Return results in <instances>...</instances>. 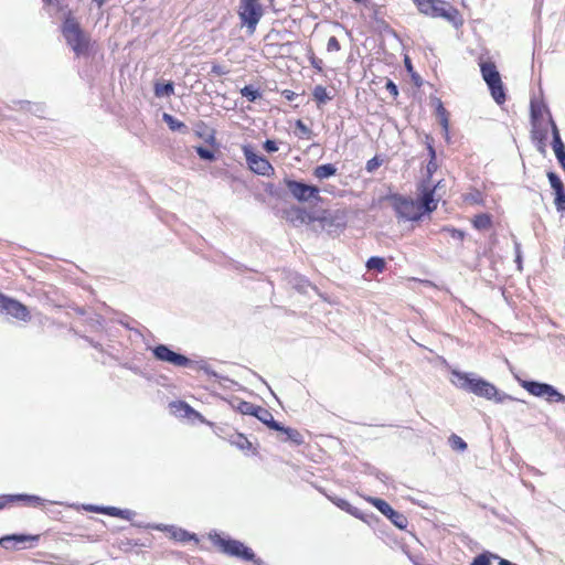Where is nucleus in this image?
Here are the masks:
<instances>
[{
	"label": "nucleus",
	"instance_id": "f257e3e1",
	"mask_svg": "<svg viewBox=\"0 0 565 565\" xmlns=\"http://www.w3.org/2000/svg\"><path fill=\"white\" fill-rule=\"evenodd\" d=\"M451 375V383L463 391L473 393L477 396L484 397L487 399L494 398L497 402H503L505 398L511 399V397L507 395L502 397L499 396V392L493 384L480 377H476L473 374L452 371Z\"/></svg>",
	"mask_w": 565,
	"mask_h": 565
},
{
	"label": "nucleus",
	"instance_id": "f03ea898",
	"mask_svg": "<svg viewBox=\"0 0 565 565\" xmlns=\"http://www.w3.org/2000/svg\"><path fill=\"white\" fill-rule=\"evenodd\" d=\"M418 10L433 18H443L456 23L459 17L458 10L443 0H416Z\"/></svg>",
	"mask_w": 565,
	"mask_h": 565
},
{
	"label": "nucleus",
	"instance_id": "7ed1b4c3",
	"mask_svg": "<svg viewBox=\"0 0 565 565\" xmlns=\"http://www.w3.org/2000/svg\"><path fill=\"white\" fill-rule=\"evenodd\" d=\"M480 68L482 77L491 92V96L497 104H503L505 102V93L497 66L492 62H483L480 64Z\"/></svg>",
	"mask_w": 565,
	"mask_h": 565
},
{
	"label": "nucleus",
	"instance_id": "20e7f679",
	"mask_svg": "<svg viewBox=\"0 0 565 565\" xmlns=\"http://www.w3.org/2000/svg\"><path fill=\"white\" fill-rule=\"evenodd\" d=\"M63 34L76 55L85 54L88 51L89 40L77 23L67 20L63 28Z\"/></svg>",
	"mask_w": 565,
	"mask_h": 565
},
{
	"label": "nucleus",
	"instance_id": "39448f33",
	"mask_svg": "<svg viewBox=\"0 0 565 565\" xmlns=\"http://www.w3.org/2000/svg\"><path fill=\"white\" fill-rule=\"evenodd\" d=\"M394 210L398 217L407 221L419 220L423 215L422 206L415 201L403 198L401 195L392 196Z\"/></svg>",
	"mask_w": 565,
	"mask_h": 565
},
{
	"label": "nucleus",
	"instance_id": "423d86ee",
	"mask_svg": "<svg viewBox=\"0 0 565 565\" xmlns=\"http://www.w3.org/2000/svg\"><path fill=\"white\" fill-rule=\"evenodd\" d=\"M211 542L224 554L247 559V547L235 540L224 539L220 534H210Z\"/></svg>",
	"mask_w": 565,
	"mask_h": 565
},
{
	"label": "nucleus",
	"instance_id": "0eeeda50",
	"mask_svg": "<svg viewBox=\"0 0 565 565\" xmlns=\"http://www.w3.org/2000/svg\"><path fill=\"white\" fill-rule=\"evenodd\" d=\"M152 353L157 360L168 362L174 366L192 367L195 362L183 354L172 351L168 345L159 344L153 348Z\"/></svg>",
	"mask_w": 565,
	"mask_h": 565
},
{
	"label": "nucleus",
	"instance_id": "6e6552de",
	"mask_svg": "<svg viewBox=\"0 0 565 565\" xmlns=\"http://www.w3.org/2000/svg\"><path fill=\"white\" fill-rule=\"evenodd\" d=\"M287 189L291 195L300 202L319 199V189L299 181H287Z\"/></svg>",
	"mask_w": 565,
	"mask_h": 565
},
{
	"label": "nucleus",
	"instance_id": "1a4fd4ad",
	"mask_svg": "<svg viewBox=\"0 0 565 565\" xmlns=\"http://www.w3.org/2000/svg\"><path fill=\"white\" fill-rule=\"evenodd\" d=\"M0 312H6L22 321L30 319V312L28 308L19 302L18 300L8 298L0 294Z\"/></svg>",
	"mask_w": 565,
	"mask_h": 565
},
{
	"label": "nucleus",
	"instance_id": "9d476101",
	"mask_svg": "<svg viewBox=\"0 0 565 565\" xmlns=\"http://www.w3.org/2000/svg\"><path fill=\"white\" fill-rule=\"evenodd\" d=\"M369 501L385 516H387L398 529L407 525V519L399 512L395 511L386 501L379 498H370Z\"/></svg>",
	"mask_w": 565,
	"mask_h": 565
},
{
	"label": "nucleus",
	"instance_id": "9b49d317",
	"mask_svg": "<svg viewBox=\"0 0 565 565\" xmlns=\"http://www.w3.org/2000/svg\"><path fill=\"white\" fill-rule=\"evenodd\" d=\"M249 171L256 174L269 177L274 174V168L270 162L263 157L257 156L249 151Z\"/></svg>",
	"mask_w": 565,
	"mask_h": 565
},
{
	"label": "nucleus",
	"instance_id": "f8f14e48",
	"mask_svg": "<svg viewBox=\"0 0 565 565\" xmlns=\"http://www.w3.org/2000/svg\"><path fill=\"white\" fill-rule=\"evenodd\" d=\"M315 222L318 223L321 230L328 232L329 234L335 233L338 228L344 226L338 216L327 212H324L320 217H315Z\"/></svg>",
	"mask_w": 565,
	"mask_h": 565
},
{
	"label": "nucleus",
	"instance_id": "ddd939ff",
	"mask_svg": "<svg viewBox=\"0 0 565 565\" xmlns=\"http://www.w3.org/2000/svg\"><path fill=\"white\" fill-rule=\"evenodd\" d=\"M550 122L552 126V134H553V150L555 152V156L562 166V168L565 170V146L561 139L558 128L552 117H550Z\"/></svg>",
	"mask_w": 565,
	"mask_h": 565
},
{
	"label": "nucleus",
	"instance_id": "4468645a",
	"mask_svg": "<svg viewBox=\"0 0 565 565\" xmlns=\"http://www.w3.org/2000/svg\"><path fill=\"white\" fill-rule=\"evenodd\" d=\"M249 415L257 417L258 420L267 425L271 429H282V426L274 419L273 414L259 406H249Z\"/></svg>",
	"mask_w": 565,
	"mask_h": 565
},
{
	"label": "nucleus",
	"instance_id": "2eb2a0df",
	"mask_svg": "<svg viewBox=\"0 0 565 565\" xmlns=\"http://www.w3.org/2000/svg\"><path fill=\"white\" fill-rule=\"evenodd\" d=\"M39 539H40V535L12 534V535H7V536H3L2 539H0V544L4 548H12V547H14V544H11V543H15V544H24L28 542L33 543V542H38Z\"/></svg>",
	"mask_w": 565,
	"mask_h": 565
},
{
	"label": "nucleus",
	"instance_id": "dca6fc26",
	"mask_svg": "<svg viewBox=\"0 0 565 565\" xmlns=\"http://www.w3.org/2000/svg\"><path fill=\"white\" fill-rule=\"evenodd\" d=\"M154 529L157 530H163L170 533L171 539L178 541V542H188L191 540H194L198 542V539L195 537V534H191L188 531L173 526V525H157Z\"/></svg>",
	"mask_w": 565,
	"mask_h": 565
},
{
	"label": "nucleus",
	"instance_id": "f3484780",
	"mask_svg": "<svg viewBox=\"0 0 565 565\" xmlns=\"http://www.w3.org/2000/svg\"><path fill=\"white\" fill-rule=\"evenodd\" d=\"M276 430L281 433L279 440L282 443H290L295 446H299L305 443L303 435L295 428L282 426V429H276Z\"/></svg>",
	"mask_w": 565,
	"mask_h": 565
},
{
	"label": "nucleus",
	"instance_id": "a211bd4d",
	"mask_svg": "<svg viewBox=\"0 0 565 565\" xmlns=\"http://www.w3.org/2000/svg\"><path fill=\"white\" fill-rule=\"evenodd\" d=\"M522 387L525 388L530 394L543 397L546 391V383H540L534 381H523L521 383Z\"/></svg>",
	"mask_w": 565,
	"mask_h": 565
},
{
	"label": "nucleus",
	"instance_id": "6ab92c4d",
	"mask_svg": "<svg viewBox=\"0 0 565 565\" xmlns=\"http://www.w3.org/2000/svg\"><path fill=\"white\" fill-rule=\"evenodd\" d=\"M262 15V7L256 2V0H249V32L255 29V25Z\"/></svg>",
	"mask_w": 565,
	"mask_h": 565
},
{
	"label": "nucleus",
	"instance_id": "aec40b11",
	"mask_svg": "<svg viewBox=\"0 0 565 565\" xmlns=\"http://www.w3.org/2000/svg\"><path fill=\"white\" fill-rule=\"evenodd\" d=\"M337 173V168L332 163L321 164L315 168L313 175L319 179H328Z\"/></svg>",
	"mask_w": 565,
	"mask_h": 565
},
{
	"label": "nucleus",
	"instance_id": "412c9836",
	"mask_svg": "<svg viewBox=\"0 0 565 565\" xmlns=\"http://www.w3.org/2000/svg\"><path fill=\"white\" fill-rule=\"evenodd\" d=\"M170 407L173 409L175 414H179L182 417H191L192 415L198 416L199 414L192 409L185 402L178 401L172 402Z\"/></svg>",
	"mask_w": 565,
	"mask_h": 565
},
{
	"label": "nucleus",
	"instance_id": "4be33fe9",
	"mask_svg": "<svg viewBox=\"0 0 565 565\" xmlns=\"http://www.w3.org/2000/svg\"><path fill=\"white\" fill-rule=\"evenodd\" d=\"M162 119L172 131H180L182 134H185L188 131V127L185 126V124L179 121L170 114L164 113Z\"/></svg>",
	"mask_w": 565,
	"mask_h": 565
},
{
	"label": "nucleus",
	"instance_id": "5701e85b",
	"mask_svg": "<svg viewBox=\"0 0 565 565\" xmlns=\"http://www.w3.org/2000/svg\"><path fill=\"white\" fill-rule=\"evenodd\" d=\"M174 93L172 82H157L154 84V95L157 97H168Z\"/></svg>",
	"mask_w": 565,
	"mask_h": 565
},
{
	"label": "nucleus",
	"instance_id": "b1692460",
	"mask_svg": "<svg viewBox=\"0 0 565 565\" xmlns=\"http://www.w3.org/2000/svg\"><path fill=\"white\" fill-rule=\"evenodd\" d=\"M291 213V221L294 223L298 222L300 224H308L310 222H315V217L308 214L305 210L296 209Z\"/></svg>",
	"mask_w": 565,
	"mask_h": 565
},
{
	"label": "nucleus",
	"instance_id": "393cba45",
	"mask_svg": "<svg viewBox=\"0 0 565 565\" xmlns=\"http://www.w3.org/2000/svg\"><path fill=\"white\" fill-rule=\"evenodd\" d=\"M86 509H87L88 511L99 512V513H104V514H107V515H110V516H117V518H119V516L121 515V509L116 508V507H96V505H88Z\"/></svg>",
	"mask_w": 565,
	"mask_h": 565
},
{
	"label": "nucleus",
	"instance_id": "a878e982",
	"mask_svg": "<svg viewBox=\"0 0 565 565\" xmlns=\"http://www.w3.org/2000/svg\"><path fill=\"white\" fill-rule=\"evenodd\" d=\"M543 398H545L547 402L565 403V395L561 394L556 388H554L550 384L546 385V391L544 393Z\"/></svg>",
	"mask_w": 565,
	"mask_h": 565
},
{
	"label": "nucleus",
	"instance_id": "bb28decb",
	"mask_svg": "<svg viewBox=\"0 0 565 565\" xmlns=\"http://www.w3.org/2000/svg\"><path fill=\"white\" fill-rule=\"evenodd\" d=\"M424 212H431L436 209V203L434 201V191H427L423 195L422 203L419 204Z\"/></svg>",
	"mask_w": 565,
	"mask_h": 565
},
{
	"label": "nucleus",
	"instance_id": "cd10ccee",
	"mask_svg": "<svg viewBox=\"0 0 565 565\" xmlns=\"http://www.w3.org/2000/svg\"><path fill=\"white\" fill-rule=\"evenodd\" d=\"M297 136L301 139L310 140L313 136L312 130L300 119L296 121Z\"/></svg>",
	"mask_w": 565,
	"mask_h": 565
},
{
	"label": "nucleus",
	"instance_id": "c85d7f7f",
	"mask_svg": "<svg viewBox=\"0 0 565 565\" xmlns=\"http://www.w3.org/2000/svg\"><path fill=\"white\" fill-rule=\"evenodd\" d=\"M10 499L11 500H21V501L26 502L29 505H33V507L40 505L43 502V499H41L40 497L30 495V494L10 495Z\"/></svg>",
	"mask_w": 565,
	"mask_h": 565
},
{
	"label": "nucleus",
	"instance_id": "c756f323",
	"mask_svg": "<svg viewBox=\"0 0 565 565\" xmlns=\"http://www.w3.org/2000/svg\"><path fill=\"white\" fill-rule=\"evenodd\" d=\"M366 267L369 270L382 273L385 268V260L382 257L373 256L366 262Z\"/></svg>",
	"mask_w": 565,
	"mask_h": 565
},
{
	"label": "nucleus",
	"instance_id": "7c9ffc66",
	"mask_svg": "<svg viewBox=\"0 0 565 565\" xmlns=\"http://www.w3.org/2000/svg\"><path fill=\"white\" fill-rule=\"evenodd\" d=\"M473 225L478 230H487L491 225V218L488 214H479L475 217Z\"/></svg>",
	"mask_w": 565,
	"mask_h": 565
},
{
	"label": "nucleus",
	"instance_id": "2f4dec72",
	"mask_svg": "<svg viewBox=\"0 0 565 565\" xmlns=\"http://www.w3.org/2000/svg\"><path fill=\"white\" fill-rule=\"evenodd\" d=\"M313 97L320 104H326L330 100V96L323 86H316L313 89Z\"/></svg>",
	"mask_w": 565,
	"mask_h": 565
},
{
	"label": "nucleus",
	"instance_id": "473e14b6",
	"mask_svg": "<svg viewBox=\"0 0 565 565\" xmlns=\"http://www.w3.org/2000/svg\"><path fill=\"white\" fill-rule=\"evenodd\" d=\"M449 445L455 450L465 451L467 449V443L455 434L449 437Z\"/></svg>",
	"mask_w": 565,
	"mask_h": 565
},
{
	"label": "nucleus",
	"instance_id": "72a5a7b5",
	"mask_svg": "<svg viewBox=\"0 0 565 565\" xmlns=\"http://www.w3.org/2000/svg\"><path fill=\"white\" fill-rule=\"evenodd\" d=\"M195 151L202 160L213 161L215 159L214 152L202 146L195 147Z\"/></svg>",
	"mask_w": 565,
	"mask_h": 565
},
{
	"label": "nucleus",
	"instance_id": "f704fd0d",
	"mask_svg": "<svg viewBox=\"0 0 565 565\" xmlns=\"http://www.w3.org/2000/svg\"><path fill=\"white\" fill-rule=\"evenodd\" d=\"M547 178L551 186L555 192L564 190L563 182L561 181L557 174H555L554 172H548Z\"/></svg>",
	"mask_w": 565,
	"mask_h": 565
},
{
	"label": "nucleus",
	"instance_id": "c9c22d12",
	"mask_svg": "<svg viewBox=\"0 0 565 565\" xmlns=\"http://www.w3.org/2000/svg\"><path fill=\"white\" fill-rule=\"evenodd\" d=\"M555 206L557 211L565 212V190L555 192Z\"/></svg>",
	"mask_w": 565,
	"mask_h": 565
},
{
	"label": "nucleus",
	"instance_id": "e433bc0d",
	"mask_svg": "<svg viewBox=\"0 0 565 565\" xmlns=\"http://www.w3.org/2000/svg\"><path fill=\"white\" fill-rule=\"evenodd\" d=\"M134 546H145V544L139 543L138 541L125 539L119 542V547L124 551H128Z\"/></svg>",
	"mask_w": 565,
	"mask_h": 565
},
{
	"label": "nucleus",
	"instance_id": "4c0bfd02",
	"mask_svg": "<svg viewBox=\"0 0 565 565\" xmlns=\"http://www.w3.org/2000/svg\"><path fill=\"white\" fill-rule=\"evenodd\" d=\"M239 18L242 25L247 24V0H239Z\"/></svg>",
	"mask_w": 565,
	"mask_h": 565
},
{
	"label": "nucleus",
	"instance_id": "58836bf2",
	"mask_svg": "<svg viewBox=\"0 0 565 565\" xmlns=\"http://www.w3.org/2000/svg\"><path fill=\"white\" fill-rule=\"evenodd\" d=\"M441 231L449 233V235L452 238L458 239V241H462L465 237V233L457 228L444 227Z\"/></svg>",
	"mask_w": 565,
	"mask_h": 565
},
{
	"label": "nucleus",
	"instance_id": "ea45409f",
	"mask_svg": "<svg viewBox=\"0 0 565 565\" xmlns=\"http://www.w3.org/2000/svg\"><path fill=\"white\" fill-rule=\"evenodd\" d=\"M341 46H340V43L339 41L337 40V38L334 36H331L329 40H328V44H327V50L329 52H338L340 51Z\"/></svg>",
	"mask_w": 565,
	"mask_h": 565
},
{
	"label": "nucleus",
	"instance_id": "a19ab883",
	"mask_svg": "<svg viewBox=\"0 0 565 565\" xmlns=\"http://www.w3.org/2000/svg\"><path fill=\"white\" fill-rule=\"evenodd\" d=\"M231 443L232 445H236L239 449H244L247 444V438L244 435L238 434L235 439L231 440Z\"/></svg>",
	"mask_w": 565,
	"mask_h": 565
},
{
	"label": "nucleus",
	"instance_id": "79ce46f5",
	"mask_svg": "<svg viewBox=\"0 0 565 565\" xmlns=\"http://www.w3.org/2000/svg\"><path fill=\"white\" fill-rule=\"evenodd\" d=\"M471 565H491L487 554H480L472 561Z\"/></svg>",
	"mask_w": 565,
	"mask_h": 565
},
{
	"label": "nucleus",
	"instance_id": "37998d69",
	"mask_svg": "<svg viewBox=\"0 0 565 565\" xmlns=\"http://www.w3.org/2000/svg\"><path fill=\"white\" fill-rule=\"evenodd\" d=\"M198 135L201 137V138H204V140L209 143H213L215 138H214V131L213 130H209L206 129L205 131L203 132H200L198 131Z\"/></svg>",
	"mask_w": 565,
	"mask_h": 565
},
{
	"label": "nucleus",
	"instance_id": "c03bdc74",
	"mask_svg": "<svg viewBox=\"0 0 565 565\" xmlns=\"http://www.w3.org/2000/svg\"><path fill=\"white\" fill-rule=\"evenodd\" d=\"M385 88L394 98L398 95V88L392 81L386 82Z\"/></svg>",
	"mask_w": 565,
	"mask_h": 565
},
{
	"label": "nucleus",
	"instance_id": "a18cd8bd",
	"mask_svg": "<svg viewBox=\"0 0 565 565\" xmlns=\"http://www.w3.org/2000/svg\"><path fill=\"white\" fill-rule=\"evenodd\" d=\"M531 116L533 120H536L540 116H542V108L536 106L534 103L531 104Z\"/></svg>",
	"mask_w": 565,
	"mask_h": 565
},
{
	"label": "nucleus",
	"instance_id": "49530a36",
	"mask_svg": "<svg viewBox=\"0 0 565 565\" xmlns=\"http://www.w3.org/2000/svg\"><path fill=\"white\" fill-rule=\"evenodd\" d=\"M264 148L268 152H275L278 150V147L276 146V142L273 140H267L264 145Z\"/></svg>",
	"mask_w": 565,
	"mask_h": 565
},
{
	"label": "nucleus",
	"instance_id": "de8ad7c7",
	"mask_svg": "<svg viewBox=\"0 0 565 565\" xmlns=\"http://www.w3.org/2000/svg\"><path fill=\"white\" fill-rule=\"evenodd\" d=\"M135 514L136 513L132 510H128V509L122 510L121 509V515L119 518L125 519V520H131L135 516Z\"/></svg>",
	"mask_w": 565,
	"mask_h": 565
},
{
	"label": "nucleus",
	"instance_id": "09e8293b",
	"mask_svg": "<svg viewBox=\"0 0 565 565\" xmlns=\"http://www.w3.org/2000/svg\"><path fill=\"white\" fill-rule=\"evenodd\" d=\"M377 166H379V162L376 161V159H375V158H373V159H371V160H369V161H367V163H366V169H367V171H372V170H373V169H375V167H377Z\"/></svg>",
	"mask_w": 565,
	"mask_h": 565
},
{
	"label": "nucleus",
	"instance_id": "8fccbe9b",
	"mask_svg": "<svg viewBox=\"0 0 565 565\" xmlns=\"http://www.w3.org/2000/svg\"><path fill=\"white\" fill-rule=\"evenodd\" d=\"M241 414L245 415L247 414V402H241L237 406Z\"/></svg>",
	"mask_w": 565,
	"mask_h": 565
},
{
	"label": "nucleus",
	"instance_id": "3c124183",
	"mask_svg": "<svg viewBox=\"0 0 565 565\" xmlns=\"http://www.w3.org/2000/svg\"><path fill=\"white\" fill-rule=\"evenodd\" d=\"M249 562H253L255 565H264L258 558H256L255 554L249 551L248 554Z\"/></svg>",
	"mask_w": 565,
	"mask_h": 565
},
{
	"label": "nucleus",
	"instance_id": "603ef678",
	"mask_svg": "<svg viewBox=\"0 0 565 565\" xmlns=\"http://www.w3.org/2000/svg\"><path fill=\"white\" fill-rule=\"evenodd\" d=\"M257 97H258V92L257 90H253L249 87V102H254Z\"/></svg>",
	"mask_w": 565,
	"mask_h": 565
},
{
	"label": "nucleus",
	"instance_id": "864d4df0",
	"mask_svg": "<svg viewBox=\"0 0 565 565\" xmlns=\"http://www.w3.org/2000/svg\"><path fill=\"white\" fill-rule=\"evenodd\" d=\"M440 122H441V125H443V127H444L445 131H447V130H448V117H447V115H446V116L440 117Z\"/></svg>",
	"mask_w": 565,
	"mask_h": 565
},
{
	"label": "nucleus",
	"instance_id": "5fc2aeb1",
	"mask_svg": "<svg viewBox=\"0 0 565 565\" xmlns=\"http://www.w3.org/2000/svg\"><path fill=\"white\" fill-rule=\"evenodd\" d=\"M337 504L341 509H347V510H349V507H350V504L345 500H339V502Z\"/></svg>",
	"mask_w": 565,
	"mask_h": 565
},
{
	"label": "nucleus",
	"instance_id": "6e6d98bb",
	"mask_svg": "<svg viewBox=\"0 0 565 565\" xmlns=\"http://www.w3.org/2000/svg\"><path fill=\"white\" fill-rule=\"evenodd\" d=\"M284 95H285V97H286L287 99H289V100H292V99H294V97H295V93H294V92H291V90H285V92H284Z\"/></svg>",
	"mask_w": 565,
	"mask_h": 565
},
{
	"label": "nucleus",
	"instance_id": "4d7b16f0",
	"mask_svg": "<svg viewBox=\"0 0 565 565\" xmlns=\"http://www.w3.org/2000/svg\"><path fill=\"white\" fill-rule=\"evenodd\" d=\"M438 115H439L440 117H443V116H446V115H447V111H446V109L444 108V106H443L441 104H440V105H439V107H438Z\"/></svg>",
	"mask_w": 565,
	"mask_h": 565
},
{
	"label": "nucleus",
	"instance_id": "13d9d810",
	"mask_svg": "<svg viewBox=\"0 0 565 565\" xmlns=\"http://www.w3.org/2000/svg\"><path fill=\"white\" fill-rule=\"evenodd\" d=\"M241 94L242 96L247 97V85L241 88Z\"/></svg>",
	"mask_w": 565,
	"mask_h": 565
},
{
	"label": "nucleus",
	"instance_id": "bf43d9fd",
	"mask_svg": "<svg viewBox=\"0 0 565 565\" xmlns=\"http://www.w3.org/2000/svg\"><path fill=\"white\" fill-rule=\"evenodd\" d=\"M242 151H243L245 158L247 159V151H248L247 145H242Z\"/></svg>",
	"mask_w": 565,
	"mask_h": 565
},
{
	"label": "nucleus",
	"instance_id": "052dcab7",
	"mask_svg": "<svg viewBox=\"0 0 565 565\" xmlns=\"http://www.w3.org/2000/svg\"><path fill=\"white\" fill-rule=\"evenodd\" d=\"M99 8L105 3L106 0H93Z\"/></svg>",
	"mask_w": 565,
	"mask_h": 565
},
{
	"label": "nucleus",
	"instance_id": "680f3d73",
	"mask_svg": "<svg viewBox=\"0 0 565 565\" xmlns=\"http://www.w3.org/2000/svg\"><path fill=\"white\" fill-rule=\"evenodd\" d=\"M516 248H518L516 262L520 264L521 263V255H520V250H519V244H516Z\"/></svg>",
	"mask_w": 565,
	"mask_h": 565
},
{
	"label": "nucleus",
	"instance_id": "e2e57ef3",
	"mask_svg": "<svg viewBox=\"0 0 565 565\" xmlns=\"http://www.w3.org/2000/svg\"><path fill=\"white\" fill-rule=\"evenodd\" d=\"M405 64H406V66H407V68H408V70H411V68H412V66H411V61H409V58H408V57H406V58H405Z\"/></svg>",
	"mask_w": 565,
	"mask_h": 565
},
{
	"label": "nucleus",
	"instance_id": "0e129e2a",
	"mask_svg": "<svg viewBox=\"0 0 565 565\" xmlns=\"http://www.w3.org/2000/svg\"><path fill=\"white\" fill-rule=\"evenodd\" d=\"M427 169H428V172H431V169H434V164L431 161L428 163Z\"/></svg>",
	"mask_w": 565,
	"mask_h": 565
},
{
	"label": "nucleus",
	"instance_id": "69168bd1",
	"mask_svg": "<svg viewBox=\"0 0 565 565\" xmlns=\"http://www.w3.org/2000/svg\"><path fill=\"white\" fill-rule=\"evenodd\" d=\"M429 152H430L431 157L434 158L435 157V150H434L433 147H429Z\"/></svg>",
	"mask_w": 565,
	"mask_h": 565
},
{
	"label": "nucleus",
	"instance_id": "338daca9",
	"mask_svg": "<svg viewBox=\"0 0 565 565\" xmlns=\"http://www.w3.org/2000/svg\"><path fill=\"white\" fill-rule=\"evenodd\" d=\"M200 369L204 370L205 372H209L207 367L204 365H201Z\"/></svg>",
	"mask_w": 565,
	"mask_h": 565
},
{
	"label": "nucleus",
	"instance_id": "774afa93",
	"mask_svg": "<svg viewBox=\"0 0 565 565\" xmlns=\"http://www.w3.org/2000/svg\"><path fill=\"white\" fill-rule=\"evenodd\" d=\"M312 64H313V66H315L316 68L320 70V67L318 66V63H312Z\"/></svg>",
	"mask_w": 565,
	"mask_h": 565
}]
</instances>
